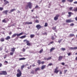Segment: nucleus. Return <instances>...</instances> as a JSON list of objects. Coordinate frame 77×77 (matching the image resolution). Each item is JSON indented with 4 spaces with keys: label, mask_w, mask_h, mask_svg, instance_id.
<instances>
[{
    "label": "nucleus",
    "mask_w": 77,
    "mask_h": 77,
    "mask_svg": "<svg viewBox=\"0 0 77 77\" xmlns=\"http://www.w3.org/2000/svg\"><path fill=\"white\" fill-rule=\"evenodd\" d=\"M54 50H55V48H52L50 50V52H52Z\"/></svg>",
    "instance_id": "nucleus-17"
},
{
    "label": "nucleus",
    "mask_w": 77,
    "mask_h": 77,
    "mask_svg": "<svg viewBox=\"0 0 77 77\" xmlns=\"http://www.w3.org/2000/svg\"><path fill=\"white\" fill-rule=\"evenodd\" d=\"M60 16V15L59 14H57L56 15V16H55L54 18V20H55V21L57 20L58 19V17Z\"/></svg>",
    "instance_id": "nucleus-7"
},
{
    "label": "nucleus",
    "mask_w": 77,
    "mask_h": 77,
    "mask_svg": "<svg viewBox=\"0 0 77 77\" xmlns=\"http://www.w3.org/2000/svg\"><path fill=\"white\" fill-rule=\"evenodd\" d=\"M67 54L68 56H70V55H71V53L69 52V53H67Z\"/></svg>",
    "instance_id": "nucleus-45"
},
{
    "label": "nucleus",
    "mask_w": 77,
    "mask_h": 77,
    "mask_svg": "<svg viewBox=\"0 0 77 77\" xmlns=\"http://www.w3.org/2000/svg\"><path fill=\"white\" fill-rule=\"evenodd\" d=\"M75 20L76 21H77V17H76L75 18Z\"/></svg>",
    "instance_id": "nucleus-61"
},
{
    "label": "nucleus",
    "mask_w": 77,
    "mask_h": 77,
    "mask_svg": "<svg viewBox=\"0 0 77 77\" xmlns=\"http://www.w3.org/2000/svg\"><path fill=\"white\" fill-rule=\"evenodd\" d=\"M51 39L52 40H54V37L53 36H52Z\"/></svg>",
    "instance_id": "nucleus-44"
},
{
    "label": "nucleus",
    "mask_w": 77,
    "mask_h": 77,
    "mask_svg": "<svg viewBox=\"0 0 77 77\" xmlns=\"http://www.w3.org/2000/svg\"><path fill=\"white\" fill-rule=\"evenodd\" d=\"M43 35H47V32H45L44 33H43Z\"/></svg>",
    "instance_id": "nucleus-41"
},
{
    "label": "nucleus",
    "mask_w": 77,
    "mask_h": 77,
    "mask_svg": "<svg viewBox=\"0 0 77 77\" xmlns=\"http://www.w3.org/2000/svg\"><path fill=\"white\" fill-rule=\"evenodd\" d=\"M50 59H51V57H50L48 58H47V60H50Z\"/></svg>",
    "instance_id": "nucleus-29"
},
{
    "label": "nucleus",
    "mask_w": 77,
    "mask_h": 77,
    "mask_svg": "<svg viewBox=\"0 0 77 77\" xmlns=\"http://www.w3.org/2000/svg\"><path fill=\"white\" fill-rule=\"evenodd\" d=\"M72 9H73V7H70L69 8V10H70V11H72Z\"/></svg>",
    "instance_id": "nucleus-40"
},
{
    "label": "nucleus",
    "mask_w": 77,
    "mask_h": 77,
    "mask_svg": "<svg viewBox=\"0 0 77 77\" xmlns=\"http://www.w3.org/2000/svg\"><path fill=\"white\" fill-rule=\"evenodd\" d=\"M16 49V48H11V51L12 52H14V51H15V50Z\"/></svg>",
    "instance_id": "nucleus-15"
},
{
    "label": "nucleus",
    "mask_w": 77,
    "mask_h": 77,
    "mask_svg": "<svg viewBox=\"0 0 77 77\" xmlns=\"http://www.w3.org/2000/svg\"><path fill=\"white\" fill-rule=\"evenodd\" d=\"M27 5H26L25 7V9H28L29 7V9H32V3L30 2H29L27 3Z\"/></svg>",
    "instance_id": "nucleus-1"
},
{
    "label": "nucleus",
    "mask_w": 77,
    "mask_h": 77,
    "mask_svg": "<svg viewBox=\"0 0 77 77\" xmlns=\"http://www.w3.org/2000/svg\"><path fill=\"white\" fill-rule=\"evenodd\" d=\"M17 77H21L22 74L21 73V71L20 70V69H18L17 70Z\"/></svg>",
    "instance_id": "nucleus-3"
},
{
    "label": "nucleus",
    "mask_w": 77,
    "mask_h": 77,
    "mask_svg": "<svg viewBox=\"0 0 77 77\" xmlns=\"http://www.w3.org/2000/svg\"><path fill=\"white\" fill-rule=\"evenodd\" d=\"M14 52H11L10 53V55L11 56H12V55H13V54H14Z\"/></svg>",
    "instance_id": "nucleus-30"
},
{
    "label": "nucleus",
    "mask_w": 77,
    "mask_h": 77,
    "mask_svg": "<svg viewBox=\"0 0 77 77\" xmlns=\"http://www.w3.org/2000/svg\"><path fill=\"white\" fill-rule=\"evenodd\" d=\"M62 41V39H61L60 40L58 41V42L59 43H60V42Z\"/></svg>",
    "instance_id": "nucleus-39"
},
{
    "label": "nucleus",
    "mask_w": 77,
    "mask_h": 77,
    "mask_svg": "<svg viewBox=\"0 0 77 77\" xmlns=\"http://www.w3.org/2000/svg\"><path fill=\"white\" fill-rule=\"evenodd\" d=\"M2 63H0V67H2Z\"/></svg>",
    "instance_id": "nucleus-58"
},
{
    "label": "nucleus",
    "mask_w": 77,
    "mask_h": 77,
    "mask_svg": "<svg viewBox=\"0 0 77 77\" xmlns=\"http://www.w3.org/2000/svg\"><path fill=\"white\" fill-rule=\"evenodd\" d=\"M36 27L38 29H41V28L42 27H41V25H40L39 24L37 25Z\"/></svg>",
    "instance_id": "nucleus-11"
},
{
    "label": "nucleus",
    "mask_w": 77,
    "mask_h": 77,
    "mask_svg": "<svg viewBox=\"0 0 77 77\" xmlns=\"http://www.w3.org/2000/svg\"><path fill=\"white\" fill-rule=\"evenodd\" d=\"M61 65H64L65 63H61Z\"/></svg>",
    "instance_id": "nucleus-57"
},
{
    "label": "nucleus",
    "mask_w": 77,
    "mask_h": 77,
    "mask_svg": "<svg viewBox=\"0 0 77 77\" xmlns=\"http://www.w3.org/2000/svg\"><path fill=\"white\" fill-rule=\"evenodd\" d=\"M67 70H64V73L65 74V73H66V72H67Z\"/></svg>",
    "instance_id": "nucleus-52"
},
{
    "label": "nucleus",
    "mask_w": 77,
    "mask_h": 77,
    "mask_svg": "<svg viewBox=\"0 0 77 77\" xmlns=\"http://www.w3.org/2000/svg\"><path fill=\"white\" fill-rule=\"evenodd\" d=\"M51 65H53V64L52 63H50L48 65V66H51Z\"/></svg>",
    "instance_id": "nucleus-37"
},
{
    "label": "nucleus",
    "mask_w": 77,
    "mask_h": 77,
    "mask_svg": "<svg viewBox=\"0 0 77 77\" xmlns=\"http://www.w3.org/2000/svg\"><path fill=\"white\" fill-rule=\"evenodd\" d=\"M30 37L31 38H33L35 37V35L31 34L30 35Z\"/></svg>",
    "instance_id": "nucleus-21"
},
{
    "label": "nucleus",
    "mask_w": 77,
    "mask_h": 77,
    "mask_svg": "<svg viewBox=\"0 0 77 77\" xmlns=\"http://www.w3.org/2000/svg\"><path fill=\"white\" fill-rule=\"evenodd\" d=\"M26 42V43L27 45H28V46H30V45H31V44L30 43V41L26 39L24 40L23 41V42Z\"/></svg>",
    "instance_id": "nucleus-5"
},
{
    "label": "nucleus",
    "mask_w": 77,
    "mask_h": 77,
    "mask_svg": "<svg viewBox=\"0 0 77 77\" xmlns=\"http://www.w3.org/2000/svg\"><path fill=\"white\" fill-rule=\"evenodd\" d=\"M31 72L32 74H34V71H33V70H32Z\"/></svg>",
    "instance_id": "nucleus-50"
},
{
    "label": "nucleus",
    "mask_w": 77,
    "mask_h": 77,
    "mask_svg": "<svg viewBox=\"0 0 77 77\" xmlns=\"http://www.w3.org/2000/svg\"><path fill=\"white\" fill-rule=\"evenodd\" d=\"M4 2H5L4 3L5 5H7V4H8V3H9L8 1H6V0H4Z\"/></svg>",
    "instance_id": "nucleus-13"
},
{
    "label": "nucleus",
    "mask_w": 77,
    "mask_h": 77,
    "mask_svg": "<svg viewBox=\"0 0 77 77\" xmlns=\"http://www.w3.org/2000/svg\"><path fill=\"white\" fill-rule=\"evenodd\" d=\"M68 14H69V15L68 16V17H70L71 16V15H73L74 14L71 12H68Z\"/></svg>",
    "instance_id": "nucleus-12"
},
{
    "label": "nucleus",
    "mask_w": 77,
    "mask_h": 77,
    "mask_svg": "<svg viewBox=\"0 0 77 77\" xmlns=\"http://www.w3.org/2000/svg\"><path fill=\"white\" fill-rule=\"evenodd\" d=\"M8 11H9V10L4 11L2 12V13L3 14H5L6 15H8Z\"/></svg>",
    "instance_id": "nucleus-9"
},
{
    "label": "nucleus",
    "mask_w": 77,
    "mask_h": 77,
    "mask_svg": "<svg viewBox=\"0 0 77 77\" xmlns=\"http://www.w3.org/2000/svg\"><path fill=\"white\" fill-rule=\"evenodd\" d=\"M3 8H2L0 7V10L1 11H3Z\"/></svg>",
    "instance_id": "nucleus-53"
},
{
    "label": "nucleus",
    "mask_w": 77,
    "mask_h": 77,
    "mask_svg": "<svg viewBox=\"0 0 77 77\" xmlns=\"http://www.w3.org/2000/svg\"><path fill=\"white\" fill-rule=\"evenodd\" d=\"M69 36L70 37H72V36H74V34H70Z\"/></svg>",
    "instance_id": "nucleus-27"
},
{
    "label": "nucleus",
    "mask_w": 77,
    "mask_h": 77,
    "mask_svg": "<svg viewBox=\"0 0 77 77\" xmlns=\"http://www.w3.org/2000/svg\"><path fill=\"white\" fill-rule=\"evenodd\" d=\"M0 75H7V72L6 71H1L0 72Z\"/></svg>",
    "instance_id": "nucleus-4"
},
{
    "label": "nucleus",
    "mask_w": 77,
    "mask_h": 77,
    "mask_svg": "<svg viewBox=\"0 0 77 77\" xmlns=\"http://www.w3.org/2000/svg\"><path fill=\"white\" fill-rule=\"evenodd\" d=\"M62 58H63V56H60L58 57V60L59 61H61V60L62 59Z\"/></svg>",
    "instance_id": "nucleus-14"
},
{
    "label": "nucleus",
    "mask_w": 77,
    "mask_h": 77,
    "mask_svg": "<svg viewBox=\"0 0 77 77\" xmlns=\"http://www.w3.org/2000/svg\"><path fill=\"white\" fill-rule=\"evenodd\" d=\"M61 49L63 51H64L65 50V48H61Z\"/></svg>",
    "instance_id": "nucleus-38"
},
{
    "label": "nucleus",
    "mask_w": 77,
    "mask_h": 77,
    "mask_svg": "<svg viewBox=\"0 0 77 77\" xmlns=\"http://www.w3.org/2000/svg\"><path fill=\"white\" fill-rule=\"evenodd\" d=\"M35 23H39V20H35Z\"/></svg>",
    "instance_id": "nucleus-51"
},
{
    "label": "nucleus",
    "mask_w": 77,
    "mask_h": 77,
    "mask_svg": "<svg viewBox=\"0 0 77 77\" xmlns=\"http://www.w3.org/2000/svg\"><path fill=\"white\" fill-rule=\"evenodd\" d=\"M74 50H77V47H74Z\"/></svg>",
    "instance_id": "nucleus-54"
},
{
    "label": "nucleus",
    "mask_w": 77,
    "mask_h": 77,
    "mask_svg": "<svg viewBox=\"0 0 77 77\" xmlns=\"http://www.w3.org/2000/svg\"><path fill=\"white\" fill-rule=\"evenodd\" d=\"M54 42H53V41L51 42H50V44H53V43Z\"/></svg>",
    "instance_id": "nucleus-60"
},
{
    "label": "nucleus",
    "mask_w": 77,
    "mask_h": 77,
    "mask_svg": "<svg viewBox=\"0 0 77 77\" xmlns=\"http://www.w3.org/2000/svg\"><path fill=\"white\" fill-rule=\"evenodd\" d=\"M26 35H23L20 37V39H23V38H26Z\"/></svg>",
    "instance_id": "nucleus-20"
},
{
    "label": "nucleus",
    "mask_w": 77,
    "mask_h": 77,
    "mask_svg": "<svg viewBox=\"0 0 77 77\" xmlns=\"http://www.w3.org/2000/svg\"><path fill=\"white\" fill-rule=\"evenodd\" d=\"M75 59L76 60H77V56L76 57Z\"/></svg>",
    "instance_id": "nucleus-64"
},
{
    "label": "nucleus",
    "mask_w": 77,
    "mask_h": 77,
    "mask_svg": "<svg viewBox=\"0 0 77 77\" xmlns=\"http://www.w3.org/2000/svg\"><path fill=\"white\" fill-rule=\"evenodd\" d=\"M37 62L38 63V65H40V64H41V61L40 60H38Z\"/></svg>",
    "instance_id": "nucleus-18"
},
{
    "label": "nucleus",
    "mask_w": 77,
    "mask_h": 77,
    "mask_svg": "<svg viewBox=\"0 0 77 77\" xmlns=\"http://www.w3.org/2000/svg\"><path fill=\"white\" fill-rule=\"evenodd\" d=\"M69 50H74V48L73 47H71L69 48Z\"/></svg>",
    "instance_id": "nucleus-46"
},
{
    "label": "nucleus",
    "mask_w": 77,
    "mask_h": 77,
    "mask_svg": "<svg viewBox=\"0 0 77 77\" xmlns=\"http://www.w3.org/2000/svg\"><path fill=\"white\" fill-rule=\"evenodd\" d=\"M23 24L25 25H26V24H32V22H24Z\"/></svg>",
    "instance_id": "nucleus-8"
},
{
    "label": "nucleus",
    "mask_w": 77,
    "mask_h": 77,
    "mask_svg": "<svg viewBox=\"0 0 77 77\" xmlns=\"http://www.w3.org/2000/svg\"><path fill=\"white\" fill-rule=\"evenodd\" d=\"M62 74V71H60V74Z\"/></svg>",
    "instance_id": "nucleus-56"
},
{
    "label": "nucleus",
    "mask_w": 77,
    "mask_h": 77,
    "mask_svg": "<svg viewBox=\"0 0 77 77\" xmlns=\"http://www.w3.org/2000/svg\"><path fill=\"white\" fill-rule=\"evenodd\" d=\"M48 26V25L47 24V23H45V27H47Z\"/></svg>",
    "instance_id": "nucleus-35"
},
{
    "label": "nucleus",
    "mask_w": 77,
    "mask_h": 77,
    "mask_svg": "<svg viewBox=\"0 0 77 77\" xmlns=\"http://www.w3.org/2000/svg\"><path fill=\"white\" fill-rule=\"evenodd\" d=\"M11 39V37L9 36H8L6 38H5V39L6 40H8V39Z\"/></svg>",
    "instance_id": "nucleus-22"
},
{
    "label": "nucleus",
    "mask_w": 77,
    "mask_h": 77,
    "mask_svg": "<svg viewBox=\"0 0 77 77\" xmlns=\"http://www.w3.org/2000/svg\"><path fill=\"white\" fill-rule=\"evenodd\" d=\"M22 51L23 52H24V51H26V49H24V48H23L22 50Z\"/></svg>",
    "instance_id": "nucleus-49"
},
{
    "label": "nucleus",
    "mask_w": 77,
    "mask_h": 77,
    "mask_svg": "<svg viewBox=\"0 0 77 77\" xmlns=\"http://www.w3.org/2000/svg\"><path fill=\"white\" fill-rule=\"evenodd\" d=\"M59 67H57L55 69V70L54 71V73H56V74H57L59 72V70L58 69Z\"/></svg>",
    "instance_id": "nucleus-6"
},
{
    "label": "nucleus",
    "mask_w": 77,
    "mask_h": 77,
    "mask_svg": "<svg viewBox=\"0 0 77 77\" xmlns=\"http://www.w3.org/2000/svg\"><path fill=\"white\" fill-rule=\"evenodd\" d=\"M74 4H77V1H75L73 2Z\"/></svg>",
    "instance_id": "nucleus-55"
},
{
    "label": "nucleus",
    "mask_w": 77,
    "mask_h": 77,
    "mask_svg": "<svg viewBox=\"0 0 77 77\" xmlns=\"http://www.w3.org/2000/svg\"><path fill=\"white\" fill-rule=\"evenodd\" d=\"M32 66L33 67H34V66H35V65L34 64H33V65H32Z\"/></svg>",
    "instance_id": "nucleus-63"
},
{
    "label": "nucleus",
    "mask_w": 77,
    "mask_h": 77,
    "mask_svg": "<svg viewBox=\"0 0 77 77\" xmlns=\"http://www.w3.org/2000/svg\"><path fill=\"white\" fill-rule=\"evenodd\" d=\"M46 66V65H42L41 68V69H44L45 68Z\"/></svg>",
    "instance_id": "nucleus-16"
},
{
    "label": "nucleus",
    "mask_w": 77,
    "mask_h": 77,
    "mask_svg": "<svg viewBox=\"0 0 77 77\" xmlns=\"http://www.w3.org/2000/svg\"><path fill=\"white\" fill-rule=\"evenodd\" d=\"M23 34H24V32H22L19 34L14 33L11 36V38H14L15 36H17V37L20 36H21V35H23Z\"/></svg>",
    "instance_id": "nucleus-2"
},
{
    "label": "nucleus",
    "mask_w": 77,
    "mask_h": 77,
    "mask_svg": "<svg viewBox=\"0 0 77 77\" xmlns=\"http://www.w3.org/2000/svg\"><path fill=\"white\" fill-rule=\"evenodd\" d=\"M40 70L41 69H40L38 67L35 68V71H37L38 70L40 71Z\"/></svg>",
    "instance_id": "nucleus-19"
},
{
    "label": "nucleus",
    "mask_w": 77,
    "mask_h": 77,
    "mask_svg": "<svg viewBox=\"0 0 77 77\" xmlns=\"http://www.w3.org/2000/svg\"><path fill=\"white\" fill-rule=\"evenodd\" d=\"M74 23H71L70 24V26H74Z\"/></svg>",
    "instance_id": "nucleus-48"
},
{
    "label": "nucleus",
    "mask_w": 77,
    "mask_h": 77,
    "mask_svg": "<svg viewBox=\"0 0 77 77\" xmlns=\"http://www.w3.org/2000/svg\"><path fill=\"white\" fill-rule=\"evenodd\" d=\"M9 35H11L12 34V32H10L9 33Z\"/></svg>",
    "instance_id": "nucleus-59"
},
{
    "label": "nucleus",
    "mask_w": 77,
    "mask_h": 77,
    "mask_svg": "<svg viewBox=\"0 0 77 77\" xmlns=\"http://www.w3.org/2000/svg\"><path fill=\"white\" fill-rule=\"evenodd\" d=\"M7 57V54H5V55H4V59H5V58H6Z\"/></svg>",
    "instance_id": "nucleus-42"
},
{
    "label": "nucleus",
    "mask_w": 77,
    "mask_h": 77,
    "mask_svg": "<svg viewBox=\"0 0 77 77\" xmlns=\"http://www.w3.org/2000/svg\"><path fill=\"white\" fill-rule=\"evenodd\" d=\"M2 23H7V21L5 20V19H4L2 20Z\"/></svg>",
    "instance_id": "nucleus-26"
},
{
    "label": "nucleus",
    "mask_w": 77,
    "mask_h": 77,
    "mask_svg": "<svg viewBox=\"0 0 77 77\" xmlns=\"http://www.w3.org/2000/svg\"><path fill=\"white\" fill-rule=\"evenodd\" d=\"M52 29L53 30H56V26L55 27H53L52 28Z\"/></svg>",
    "instance_id": "nucleus-36"
},
{
    "label": "nucleus",
    "mask_w": 77,
    "mask_h": 77,
    "mask_svg": "<svg viewBox=\"0 0 77 77\" xmlns=\"http://www.w3.org/2000/svg\"><path fill=\"white\" fill-rule=\"evenodd\" d=\"M67 2H69L70 3H72V2H73V0H67Z\"/></svg>",
    "instance_id": "nucleus-31"
},
{
    "label": "nucleus",
    "mask_w": 77,
    "mask_h": 77,
    "mask_svg": "<svg viewBox=\"0 0 77 77\" xmlns=\"http://www.w3.org/2000/svg\"><path fill=\"white\" fill-rule=\"evenodd\" d=\"M36 8H38V9H39L40 8V7L38 6V5H36V6L35 7V8L36 9Z\"/></svg>",
    "instance_id": "nucleus-28"
},
{
    "label": "nucleus",
    "mask_w": 77,
    "mask_h": 77,
    "mask_svg": "<svg viewBox=\"0 0 77 77\" xmlns=\"http://www.w3.org/2000/svg\"><path fill=\"white\" fill-rule=\"evenodd\" d=\"M73 11L75 12H77V7H76L74 9Z\"/></svg>",
    "instance_id": "nucleus-33"
},
{
    "label": "nucleus",
    "mask_w": 77,
    "mask_h": 77,
    "mask_svg": "<svg viewBox=\"0 0 77 77\" xmlns=\"http://www.w3.org/2000/svg\"><path fill=\"white\" fill-rule=\"evenodd\" d=\"M5 63H8V61H5Z\"/></svg>",
    "instance_id": "nucleus-62"
},
{
    "label": "nucleus",
    "mask_w": 77,
    "mask_h": 77,
    "mask_svg": "<svg viewBox=\"0 0 77 77\" xmlns=\"http://www.w3.org/2000/svg\"><path fill=\"white\" fill-rule=\"evenodd\" d=\"M25 66L24 65H23L21 67V69H23V68H24V67Z\"/></svg>",
    "instance_id": "nucleus-32"
},
{
    "label": "nucleus",
    "mask_w": 77,
    "mask_h": 77,
    "mask_svg": "<svg viewBox=\"0 0 77 77\" xmlns=\"http://www.w3.org/2000/svg\"><path fill=\"white\" fill-rule=\"evenodd\" d=\"M45 62L44 61H42L41 62V63L42 65H43V64H44Z\"/></svg>",
    "instance_id": "nucleus-47"
},
{
    "label": "nucleus",
    "mask_w": 77,
    "mask_h": 77,
    "mask_svg": "<svg viewBox=\"0 0 77 77\" xmlns=\"http://www.w3.org/2000/svg\"><path fill=\"white\" fill-rule=\"evenodd\" d=\"M0 41L1 42H3V41H5V39H4V38H1L0 39Z\"/></svg>",
    "instance_id": "nucleus-23"
},
{
    "label": "nucleus",
    "mask_w": 77,
    "mask_h": 77,
    "mask_svg": "<svg viewBox=\"0 0 77 77\" xmlns=\"http://www.w3.org/2000/svg\"><path fill=\"white\" fill-rule=\"evenodd\" d=\"M73 20H71V19H68L66 20V23H71V22H73Z\"/></svg>",
    "instance_id": "nucleus-10"
},
{
    "label": "nucleus",
    "mask_w": 77,
    "mask_h": 77,
    "mask_svg": "<svg viewBox=\"0 0 77 77\" xmlns=\"http://www.w3.org/2000/svg\"><path fill=\"white\" fill-rule=\"evenodd\" d=\"M25 58H19V60H25L26 59Z\"/></svg>",
    "instance_id": "nucleus-24"
},
{
    "label": "nucleus",
    "mask_w": 77,
    "mask_h": 77,
    "mask_svg": "<svg viewBox=\"0 0 77 77\" xmlns=\"http://www.w3.org/2000/svg\"><path fill=\"white\" fill-rule=\"evenodd\" d=\"M15 11V9L14 8L11 10L10 12H9V13H11V12H12L13 11Z\"/></svg>",
    "instance_id": "nucleus-25"
},
{
    "label": "nucleus",
    "mask_w": 77,
    "mask_h": 77,
    "mask_svg": "<svg viewBox=\"0 0 77 77\" xmlns=\"http://www.w3.org/2000/svg\"><path fill=\"white\" fill-rule=\"evenodd\" d=\"M61 2L62 3H65L66 2V0H62Z\"/></svg>",
    "instance_id": "nucleus-43"
},
{
    "label": "nucleus",
    "mask_w": 77,
    "mask_h": 77,
    "mask_svg": "<svg viewBox=\"0 0 77 77\" xmlns=\"http://www.w3.org/2000/svg\"><path fill=\"white\" fill-rule=\"evenodd\" d=\"M42 51H43V49H42L39 51L40 53H41Z\"/></svg>",
    "instance_id": "nucleus-34"
}]
</instances>
